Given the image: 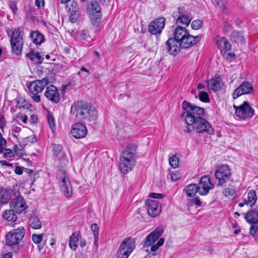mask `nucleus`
<instances>
[{
  "label": "nucleus",
  "instance_id": "f257e3e1",
  "mask_svg": "<svg viewBox=\"0 0 258 258\" xmlns=\"http://www.w3.org/2000/svg\"><path fill=\"white\" fill-rule=\"evenodd\" d=\"M71 113L79 120L92 121L97 117L95 107L84 101L75 102L71 106Z\"/></svg>",
  "mask_w": 258,
  "mask_h": 258
},
{
  "label": "nucleus",
  "instance_id": "f03ea898",
  "mask_svg": "<svg viewBox=\"0 0 258 258\" xmlns=\"http://www.w3.org/2000/svg\"><path fill=\"white\" fill-rule=\"evenodd\" d=\"M137 148L136 144H129L122 152L119 159V168L122 173L126 174L133 169Z\"/></svg>",
  "mask_w": 258,
  "mask_h": 258
},
{
  "label": "nucleus",
  "instance_id": "7ed1b4c3",
  "mask_svg": "<svg viewBox=\"0 0 258 258\" xmlns=\"http://www.w3.org/2000/svg\"><path fill=\"white\" fill-rule=\"evenodd\" d=\"M174 37L182 46V48H188L199 42L200 35L194 36L190 35L185 27L178 26L174 31Z\"/></svg>",
  "mask_w": 258,
  "mask_h": 258
},
{
  "label": "nucleus",
  "instance_id": "20e7f679",
  "mask_svg": "<svg viewBox=\"0 0 258 258\" xmlns=\"http://www.w3.org/2000/svg\"><path fill=\"white\" fill-rule=\"evenodd\" d=\"M182 107L185 110L181 114L187 124H193L194 121L202 118L204 115V109L196 106L186 101L183 102Z\"/></svg>",
  "mask_w": 258,
  "mask_h": 258
},
{
  "label": "nucleus",
  "instance_id": "39448f33",
  "mask_svg": "<svg viewBox=\"0 0 258 258\" xmlns=\"http://www.w3.org/2000/svg\"><path fill=\"white\" fill-rule=\"evenodd\" d=\"M49 82L50 81L47 78H44L41 80L33 81L30 83L28 86L30 95L35 102L38 103L40 102L41 97L40 93L42 92Z\"/></svg>",
  "mask_w": 258,
  "mask_h": 258
},
{
  "label": "nucleus",
  "instance_id": "423d86ee",
  "mask_svg": "<svg viewBox=\"0 0 258 258\" xmlns=\"http://www.w3.org/2000/svg\"><path fill=\"white\" fill-rule=\"evenodd\" d=\"M20 28H15L11 35L10 43L12 51L16 55L21 54L23 45V35Z\"/></svg>",
  "mask_w": 258,
  "mask_h": 258
},
{
  "label": "nucleus",
  "instance_id": "0eeeda50",
  "mask_svg": "<svg viewBox=\"0 0 258 258\" xmlns=\"http://www.w3.org/2000/svg\"><path fill=\"white\" fill-rule=\"evenodd\" d=\"M57 178L59 180L60 190L64 195L67 198L71 197L73 190L66 171L61 169H59L57 173Z\"/></svg>",
  "mask_w": 258,
  "mask_h": 258
},
{
  "label": "nucleus",
  "instance_id": "6e6552de",
  "mask_svg": "<svg viewBox=\"0 0 258 258\" xmlns=\"http://www.w3.org/2000/svg\"><path fill=\"white\" fill-rule=\"evenodd\" d=\"M135 240L128 237L121 243L117 252L118 258H128L135 247Z\"/></svg>",
  "mask_w": 258,
  "mask_h": 258
},
{
  "label": "nucleus",
  "instance_id": "1a4fd4ad",
  "mask_svg": "<svg viewBox=\"0 0 258 258\" xmlns=\"http://www.w3.org/2000/svg\"><path fill=\"white\" fill-rule=\"evenodd\" d=\"M25 234V230L23 227H20L10 231L6 237L7 245L13 246L18 244L23 239Z\"/></svg>",
  "mask_w": 258,
  "mask_h": 258
},
{
  "label": "nucleus",
  "instance_id": "9d476101",
  "mask_svg": "<svg viewBox=\"0 0 258 258\" xmlns=\"http://www.w3.org/2000/svg\"><path fill=\"white\" fill-rule=\"evenodd\" d=\"M215 176L218 180V185L222 186L231 177L230 167L227 165H222L215 172Z\"/></svg>",
  "mask_w": 258,
  "mask_h": 258
},
{
  "label": "nucleus",
  "instance_id": "9b49d317",
  "mask_svg": "<svg viewBox=\"0 0 258 258\" xmlns=\"http://www.w3.org/2000/svg\"><path fill=\"white\" fill-rule=\"evenodd\" d=\"M89 15L91 23L94 25L98 26L101 19V8L98 3L92 1L89 5Z\"/></svg>",
  "mask_w": 258,
  "mask_h": 258
},
{
  "label": "nucleus",
  "instance_id": "f8f14e48",
  "mask_svg": "<svg viewBox=\"0 0 258 258\" xmlns=\"http://www.w3.org/2000/svg\"><path fill=\"white\" fill-rule=\"evenodd\" d=\"M172 17L178 25H183L187 26L190 24L191 18L183 7H179L176 11L172 13Z\"/></svg>",
  "mask_w": 258,
  "mask_h": 258
},
{
  "label": "nucleus",
  "instance_id": "ddd939ff",
  "mask_svg": "<svg viewBox=\"0 0 258 258\" xmlns=\"http://www.w3.org/2000/svg\"><path fill=\"white\" fill-rule=\"evenodd\" d=\"M233 107L235 109V114L240 118L245 119L251 117L254 114V110L246 101L239 106L234 105Z\"/></svg>",
  "mask_w": 258,
  "mask_h": 258
},
{
  "label": "nucleus",
  "instance_id": "4468645a",
  "mask_svg": "<svg viewBox=\"0 0 258 258\" xmlns=\"http://www.w3.org/2000/svg\"><path fill=\"white\" fill-rule=\"evenodd\" d=\"M193 124H194L195 128L198 133H206L211 135L214 134V129L209 122L203 117L194 121Z\"/></svg>",
  "mask_w": 258,
  "mask_h": 258
},
{
  "label": "nucleus",
  "instance_id": "2eb2a0df",
  "mask_svg": "<svg viewBox=\"0 0 258 258\" xmlns=\"http://www.w3.org/2000/svg\"><path fill=\"white\" fill-rule=\"evenodd\" d=\"M197 186L198 193L201 196L207 195L209 190L214 188V184L210 181V177L208 176L202 177Z\"/></svg>",
  "mask_w": 258,
  "mask_h": 258
},
{
  "label": "nucleus",
  "instance_id": "dca6fc26",
  "mask_svg": "<svg viewBox=\"0 0 258 258\" xmlns=\"http://www.w3.org/2000/svg\"><path fill=\"white\" fill-rule=\"evenodd\" d=\"M165 19L163 17H160L151 22L148 26L149 32L153 35L161 33L165 26Z\"/></svg>",
  "mask_w": 258,
  "mask_h": 258
},
{
  "label": "nucleus",
  "instance_id": "f3484780",
  "mask_svg": "<svg viewBox=\"0 0 258 258\" xmlns=\"http://www.w3.org/2000/svg\"><path fill=\"white\" fill-rule=\"evenodd\" d=\"M253 91L252 85L250 82L245 81L235 90L233 93V97L234 99H236L243 94H250Z\"/></svg>",
  "mask_w": 258,
  "mask_h": 258
},
{
  "label": "nucleus",
  "instance_id": "a211bd4d",
  "mask_svg": "<svg viewBox=\"0 0 258 258\" xmlns=\"http://www.w3.org/2000/svg\"><path fill=\"white\" fill-rule=\"evenodd\" d=\"M145 204L148 207V212L151 217H155L160 213L161 206L159 202L148 199L145 201Z\"/></svg>",
  "mask_w": 258,
  "mask_h": 258
},
{
  "label": "nucleus",
  "instance_id": "6ab92c4d",
  "mask_svg": "<svg viewBox=\"0 0 258 258\" xmlns=\"http://www.w3.org/2000/svg\"><path fill=\"white\" fill-rule=\"evenodd\" d=\"M11 208L16 213H21L27 208L24 198L19 195L13 199L10 203Z\"/></svg>",
  "mask_w": 258,
  "mask_h": 258
},
{
  "label": "nucleus",
  "instance_id": "aec40b11",
  "mask_svg": "<svg viewBox=\"0 0 258 258\" xmlns=\"http://www.w3.org/2000/svg\"><path fill=\"white\" fill-rule=\"evenodd\" d=\"M45 97L52 103H57L60 101V96L57 89L54 85L48 86L44 93Z\"/></svg>",
  "mask_w": 258,
  "mask_h": 258
},
{
  "label": "nucleus",
  "instance_id": "412c9836",
  "mask_svg": "<svg viewBox=\"0 0 258 258\" xmlns=\"http://www.w3.org/2000/svg\"><path fill=\"white\" fill-rule=\"evenodd\" d=\"M87 133L86 126L81 122L74 124L71 130L72 136L76 139H82L84 138Z\"/></svg>",
  "mask_w": 258,
  "mask_h": 258
},
{
  "label": "nucleus",
  "instance_id": "4be33fe9",
  "mask_svg": "<svg viewBox=\"0 0 258 258\" xmlns=\"http://www.w3.org/2000/svg\"><path fill=\"white\" fill-rule=\"evenodd\" d=\"M166 45L169 53L174 56L178 53L182 48L180 43L174 37L169 38L166 41Z\"/></svg>",
  "mask_w": 258,
  "mask_h": 258
},
{
  "label": "nucleus",
  "instance_id": "5701e85b",
  "mask_svg": "<svg viewBox=\"0 0 258 258\" xmlns=\"http://www.w3.org/2000/svg\"><path fill=\"white\" fill-rule=\"evenodd\" d=\"M163 232V230L162 228H157L146 237L144 240L145 246H151L161 236Z\"/></svg>",
  "mask_w": 258,
  "mask_h": 258
},
{
  "label": "nucleus",
  "instance_id": "b1692460",
  "mask_svg": "<svg viewBox=\"0 0 258 258\" xmlns=\"http://www.w3.org/2000/svg\"><path fill=\"white\" fill-rule=\"evenodd\" d=\"M26 57L35 64H41L43 60V55L39 52H35V50L31 49L29 52L26 54Z\"/></svg>",
  "mask_w": 258,
  "mask_h": 258
},
{
  "label": "nucleus",
  "instance_id": "393cba45",
  "mask_svg": "<svg viewBox=\"0 0 258 258\" xmlns=\"http://www.w3.org/2000/svg\"><path fill=\"white\" fill-rule=\"evenodd\" d=\"M13 191L8 188L2 187L0 189V204L2 205L7 204L11 198Z\"/></svg>",
  "mask_w": 258,
  "mask_h": 258
},
{
  "label": "nucleus",
  "instance_id": "a878e982",
  "mask_svg": "<svg viewBox=\"0 0 258 258\" xmlns=\"http://www.w3.org/2000/svg\"><path fill=\"white\" fill-rule=\"evenodd\" d=\"M215 40L218 48L221 50L228 51L230 50L231 44L227 38L224 37L217 36Z\"/></svg>",
  "mask_w": 258,
  "mask_h": 258
},
{
  "label": "nucleus",
  "instance_id": "bb28decb",
  "mask_svg": "<svg viewBox=\"0 0 258 258\" xmlns=\"http://www.w3.org/2000/svg\"><path fill=\"white\" fill-rule=\"evenodd\" d=\"M246 221L251 224L258 223V212L254 209L247 212L245 215Z\"/></svg>",
  "mask_w": 258,
  "mask_h": 258
},
{
  "label": "nucleus",
  "instance_id": "cd10ccee",
  "mask_svg": "<svg viewBox=\"0 0 258 258\" xmlns=\"http://www.w3.org/2000/svg\"><path fill=\"white\" fill-rule=\"evenodd\" d=\"M206 82L208 87L214 92L218 91L221 87V80L219 78L207 80Z\"/></svg>",
  "mask_w": 258,
  "mask_h": 258
},
{
  "label": "nucleus",
  "instance_id": "c85d7f7f",
  "mask_svg": "<svg viewBox=\"0 0 258 258\" xmlns=\"http://www.w3.org/2000/svg\"><path fill=\"white\" fill-rule=\"evenodd\" d=\"M30 38L33 43L37 45L41 44L44 40V36L38 31L31 32Z\"/></svg>",
  "mask_w": 258,
  "mask_h": 258
},
{
  "label": "nucleus",
  "instance_id": "c756f323",
  "mask_svg": "<svg viewBox=\"0 0 258 258\" xmlns=\"http://www.w3.org/2000/svg\"><path fill=\"white\" fill-rule=\"evenodd\" d=\"M246 201V205L250 207H253L256 203L257 201V196L254 190H250L247 196V199H245Z\"/></svg>",
  "mask_w": 258,
  "mask_h": 258
},
{
  "label": "nucleus",
  "instance_id": "7c9ffc66",
  "mask_svg": "<svg viewBox=\"0 0 258 258\" xmlns=\"http://www.w3.org/2000/svg\"><path fill=\"white\" fill-rule=\"evenodd\" d=\"M186 195L188 197L194 198L196 194L198 193V190L196 184H190L186 187Z\"/></svg>",
  "mask_w": 258,
  "mask_h": 258
},
{
  "label": "nucleus",
  "instance_id": "2f4dec72",
  "mask_svg": "<svg viewBox=\"0 0 258 258\" xmlns=\"http://www.w3.org/2000/svg\"><path fill=\"white\" fill-rule=\"evenodd\" d=\"M15 211L12 210H6L3 214V217L8 221L14 222L17 219V215L15 214Z\"/></svg>",
  "mask_w": 258,
  "mask_h": 258
},
{
  "label": "nucleus",
  "instance_id": "473e14b6",
  "mask_svg": "<svg viewBox=\"0 0 258 258\" xmlns=\"http://www.w3.org/2000/svg\"><path fill=\"white\" fill-rule=\"evenodd\" d=\"M80 37L82 40L85 41H91L93 38L90 35V30L88 29H83L80 32Z\"/></svg>",
  "mask_w": 258,
  "mask_h": 258
},
{
  "label": "nucleus",
  "instance_id": "72a5a7b5",
  "mask_svg": "<svg viewBox=\"0 0 258 258\" xmlns=\"http://www.w3.org/2000/svg\"><path fill=\"white\" fill-rule=\"evenodd\" d=\"M79 236V234L76 233H73L71 235L69 241V246L72 249L75 250L77 247Z\"/></svg>",
  "mask_w": 258,
  "mask_h": 258
},
{
  "label": "nucleus",
  "instance_id": "f704fd0d",
  "mask_svg": "<svg viewBox=\"0 0 258 258\" xmlns=\"http://www.w3.org/2000/svg\"><path fill=\"white\" fill-rule=\"evenodd\" d=\"M231 38L232 41L237 43L242 42L244 40L242 32L237 31L232 32Z\"/></svg>",
  "mask_w": 258,
  "mask_h": 258
},
{
  "label": "nucleus",
  "instance_id": "c9c22d12",
  "mask_svg": "<svg viewBox=\"0 0 258 258\" xmlns=\"http://www.w3.org/2000/svg\"><path fill=\"white\" fill-rule=\"evenodd\" d=\"M29 225L33 229H40L42 226L41 221L36 217H32L30 219Z\"/></svg>",
  "mask_w": 258,
  "mask_h": 258
},
{
  "label": "nucleus",
  "instance_id": "e433bc0d",
  "mask_svg": "<svg viewBox=\"0 0 258 258\" xmlns=\"http://www.w3.org/2000/svg\"><path fill=\"white\" fill-rule=\"evenodd\" d=\"M66 8L68 9L69 13L80 12V8L77 3L74 1L70 2V4H68L66 5Z\"/></svg>",
  "mask_w": 258,
  "mask_h": 258
},
{
  "label": "nucleus",
  "instance_id": "4c0bfd02",
  "mask_svg": "<svg viewBox=\"0 0 258 258\" xmlns=\"http://www.w3.org/2000/svg\"><path fill=\"white\" fill-rule=\"evenodd\" d=\"M179 161L178 157L174 155L169 158V162L172 168H176L178 167Z\"/></svg>",
  "mask_w": 258,
  "mask_h": 258
},
{
  "label": "nucleus",
  "instance_id": "58836bf2",
  "mask_svg": "<svg viewBox=\"0 0 258 258\" xmlns=\"http://www.w3.org/2000/svg\"><path fill=\"white\" fill-rule=\"evenodd\" d=\"M91 229L93 232V235L94 237V243L96 244L98 240V234H99V228L96 224H92L91 226Z\"/></svg>",
  "mask_w": 258,
  "mask_h": 258
},
{
  "label": "nucleus",
  "instance_id": "ea45409f",
  "mask_svg": "<svg viewBox=\"0 0 258 258\" xmlns=\"http://www.w3.org/2000/svg\"><path fill=\"white\" fill-rule=\"evenodd\" d=\"M199 99L204 102H209L210 98L208 93L205 91H200L199 94Z\"/></svg>",
  "mask_w": 258,
  "mask_h": 258
},
{
  "label": "nucleus",
  "instance_id": "a19ab883",
  "mask_svg": "<svg viewBox=\"0 0 258 258\" xmlns=\"http://www.w3.org/2000/svg\"><path fill=\"white\" fill-rule=\"evenodd\" d=\"M47 121L51 131L54 132L55 130L54 118L53 116L49 115L47 116Z\"/></svg>",
  "mask_w": 258,
  "mask_h": 258
},
{
  "label": "nucleus",
  "instance_id": "79ce46f5",
  "mask_svg": "<svg viewBox=\"0 0 258 258\" xmlns=\"http://www.w3.org/2000/svg\"><path fill=\"white\" fill-rule=\"evenodd\" d=\"M17 107L19 109L27 108V102L23 98H19L17 100Z\"/></svg>",
  "mask_w": 258,
  "mask_h": 258
},
{
  "label": "nucleus",
  "instance_id": "37998d69",
  "mask_svg": "<svg viewBox=\"0 0 258 258\" xmlns=\"http://www.w3.org/2000/svg\"><path fill=\"white\" fill-rule=\"evenodd\" d=\"M164 242V239L163 238H160L159 241L154 245L151 246L150 250L152 252L156 251L160 246H162Z\"/></svg>",
  "mask_w": 258,
  "mask_h": 258
},
{
  "label": "nucleus",
  "instance_id": "c03bdc74",
  "mask_svg": "<svg viewBox=\"0 0 258 258\" xmlns=\"http://www.w3.org/2000/svg\"><path fill=\"white\" fill-rule=\"evenodd\" d=\"M202 21L200 20H194L191 24V28L194 30H198L200 29L202 25Z\"/></svg>",
  "mask_w": 258,
  "mask_h": 258
},
{
  "label": "nucleus",
  "instance_id": "a18cd8bd",
  "mask_svg": "<svg viewBox=\"0 0 258 258\" xmlns=\"http://www.w3.org/2000/svg\"><path fill=\"white\" fill-rule=\"evenodd\" d=\"M52 150L54 154L57 155L61 153L62 146L59 145L53 144L52 145Z\"/></svg>",
  "mask_w": 258,
  "mask_h": 258
},
{
  "label": "nucleus",
  "instance_id": "49530a36",
  "mask_svg": "<svg viewBox=\"0 0 258 258\" xmlns=\"http://www.w3.org/2000/svg\"><path fill=\"white\" fill-rule=\"evenodd\" d=\"M235 192V189L233 187H228L224 189L223 194L225 197H228L233 196Z\"/></svg>",
  "mask_w": 258,
  "mask_h": 258
},
{
  "label": "nucleus",
  "instance_id": "de8ad7c7",
  "mask_svg": "<svg viewBox=\"0 0 258 258\" xmlns=\"http://www.w3.org/2000/svg\"><path fill=\"white\" fill-rule=\"evenodd\" d=\"M70 13V20L72 23H75L77 20L79 15L80 12H72Z\"/></svg>",
  "mask_w": 258,
  "mask_h": 258
},
{
  "label": "nucleus",
  "instance_id": "09e8293b",
  "mask_svg": "<svg viewBox=\"0 0 258 258\" xmlns=\"http://www.w3.org/2000/svg\"><path fill=\"white\" fill-rule=\"evenodd\" d=\"M42 236L43 234L41 235H37V234H33L32 235V240L35 243H40L42 240Z\"/></svg>",
  "mask_w": 258,
  "mask_h": 258
},
{
  "label": "nucleus",
  "instance_id": "8fccbe9b",
  "mask_svg": "<svg viewBox=\"0 0 258 258\" xmlns=\"http://www.w3.org/2000/svg\"><path fill=\"white\" fill-rule=\"evenodd\" d=\"M61 155H62V158L59 159V164H60L59 166L61 168L67 165V163L68 162V161L66 159V155H64V154L63 153H62Z\"/></svg>",
  "mask_w": 258,
  "mask_h": 258
},
{
  "label": "nucleus",
  "instance_id": "3c124183",
  "mask_svg": "<svg viewBox=\"0 0 258 258\" xmlns=\"http://www.w3.org/2000/svg\"><path fill=\"white\" fill-rule=\"evenodd\" d=\"M14 156V153L13 151L9 149H6L4 153V157H13Z\"/></svg>",
  "mask_w": 258,
  "mask_h": 258
},
{
  "label": "nucleus",
  "instance_id": "603ef678",
  "mask_svg": "<svg viewBox=\"0 0 258 258\" xmlns=\"http://www.w3.org/2000/svg\"><path fill=\"white\" fill-rule=\"evenodd\" d=\"M149 197L154 199H162L164 197V195L161 194L151 193L149 195Z\"/></svg>",
  "mask_w": 258,
  "mask_h": 258
},
{
  "label": "nucleus",
  "instance_id": "864d4df0",
  "mask_svg": "<svg viewBox=\"0 0 258 258\" xmlns=\"http://www.w3.org/2000/svg\"><path fill=\"white\" fill-rule=\"evenodd\" d=\"M181 176L179 173L173 172L171 174V179L173 181H176L180 179Z\"/></svg>",
  "mask_w": 258,
  "mask_h": 258
},
{
  "label": "nucleus",
  "instance_id": "5fc2aeb1",
  "mask_svg": "<svg viewBox=\"0 0 258 258\" xmlns=\"http://www.w3.org/2000/svg\"><path fill=\"white\" fill-rule=\"evenodd\" d=\"M258 230V226L252 224L250 228L249 233L251 235L254 236Z\"/></svg>",
  "mask_w": 258,
  "mask_h": 258
},
{
  "label": "nucleus",
  "instance_id": "6e6d98bb",
  "mask_svg": "<svg viewBox=\"0 0 258 258\" xmlns=\"http://www.w3.org/2000/svg\"><path fill=\"white\" fill-rule=\"evenodd\" d=\"M24 172L26 173L30 177L34 176L35 174H34L33 170L30 169L24 168Z\"/></svg>",
  "mask_w": 258,
  "mask_h": 258
},
{
  "label": "nucleus",
  "instance_id": "4d7b16f0",
  "mask_svg": "<svg viewBox=\"0 0 258 258\" xmlns=\"http://www.w3.org/2000/svg\"><path fill=\"white\" fill-rule=\"evenodd\" d=\"M6 121L3 115L0 114V128L3 129L5 126Z\"/></svg>",
  "mask_w": 258,
  "mask_h": 258
},
{
  "label": "nucleus",
  "instance_id": "13d9d810",
  "mask_svg": "<svg viewBox=\"0 0 258 258\" xmlns=\"http://www.w3.org/2000/svg\"><path fill=\"white\" fill-rule=\"evenodd\" d=\"M191 203L195 204V205L200 206L201 205V202L198 197H194L191 200Z\"/></svg>",
  "mask_w": 258,
  "mask_h": 258
},
{
  "label": "nucleus",
  "instance_id": "bf43d9fd",
  "mask_svg": "<svg viewBox=\"0 0 258 258\" xmlns=\"http://www.w3.org/2000/svg\"><path fill=\"white\" fill-rule=\"evenodd\" d=\"M188 126H187L184 129V132H187V133H190L191 132L194 128H195L194 124H187Z\"/></svg>",
  "mask_w": 258,
  "mask_h": 258
},
{
  "label": "nucleus",
  "instance_id": "052dcab7",
  "mask_svg": "<svg viewBox=\"0 0 258 258\" xmlns=\"http://www.w3.org/2000/svg\"><path fill=\"white\" fill-rule=\"evenodd\" d=\"M24 167H20L19 166H17L15 168V172L18 175H21L23 173V172L24 171Z\"/></svg>",
  "mask_w": 258,
  "mask_h": 258
},
{
  "label": "nucleus",
  "instance_id": "680f3d73",
  "mask_svg": "<svg viewBox=\"0 0 258 258\" xmlns=\"http://www.w3.org/2000/svg\"><path fill=\"white\" fill-rule=\"evenodd\" d=\"M44 3V0H35V5L39 8L41 7H43Z\"/></svg>",
  "mask_w": 258,
  "mask_h": 258
},
{
  "label": "nucleus",
  "instance_id": "e2e57ef3",
  "mask_svg": "<svg viewBox=\"0 0 258 258\" xmlns=\"http://www.w3.org/2000/svg\"><path fill=\"white\" fill-rule=\"evenodd\" d=\"M0 164L2 166H7L9 167H12L13 164L8 163L6 160H2L0 161Z\"/></svg>",
  "mask_w": 258,
  "mask_h": 258
},
{
  "label": "nucleus",
  "instance_id": "0e129e2a",
  "mask_svg": "<svg viewBox=\"0 0 258 258\" xmlns=\"http://www.w3.org/2000/svg\"><path fill=\"white\" fill-rule=\"evenodd\" d=\"M37 116L36 115L33 114L30 116V121L32 123H34L37 122Z\"/></svg>",
  "mask_w": 258,
  "mask_h": 258
},
{
  "label": "nucleus",
  "instance_id": "69168bd1",
  "mask_svg": "<svg viewBox=\"0 0 258 258\" xmlns=\"http://www.w3.org/2000/svg\"><path fill=\"white\" fill-rule=\"evenodd\" d=\"M18 118H19L24 123H27V116L26 115H21L20 117L19 115L17 116Z\"/></svg>",
  "mask_w": 258,
  "mask_h": 258
},
{
  "label": "nucleus",
  "instance_id": "338daca9",
  "mask_svg": "<svg viewBox=\"0 0 258 258\" xmlns=\"http://www.w3.org/2000/svg\"><path fill=\"white\" fill-rule=\"evenodd\" d=\"M213 3L217 6L221 7L223 4V0H212Z\"/></svg>",
  "mask_w": 258,
  "mask_h": 258
},
{
  "label": "nucleus",
  "instance_id": "774afa93",
  "mask_svg": "<svg viewBox=\"0 0 258 258\" xmlns=\"http://www.w3.org/2000/svg\"><path fill=\"white\" fill-rule=\"evenodd\" d=\"M76 258H87V256L81 252L78 253L76 256Z\"/></svg>",
  "mask_w": 258,
  "mask_h": 258
}]
</instances>
